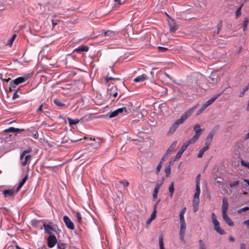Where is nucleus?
<instances>
[{
    "instance_id": "21",
    "label": "nucleus",
    "mask_w": 249,
    "mask_h": 249,
    "mask_svg": "<svg viewBox=\"0 0 249 249\" xmlns=\"http://www.w3.org/2000/svg\"><path fill=\"white\" fill-rule=\"evenodd\" d=\"M24 129H20L18 128H16L13 127H11L8 129H6L4 130L5 132H20L23 131Z\"/></svg>"
},
{
    "instance_id": "26",
    "label": "nucleus",
    "mask_w": 249,
    "mask_h": 249,
    "mask_svg": "<svg viewBox=\"0 0 249 249\" xmlns=\"http://www.w3.org/2000/svg\"><path fill=\"white\" fill-rule=\"evenodd\" d=\"M168 189H169V193H170V196L171 197H172L174 193V191H175L174 184L173 182H172L170 184V185L169 186Z\"/></svg>"
},
{
    "instance_id": "24",
    "label": "nucleus",
    "mask_w": 249,
    "mask_h": 249,
    "mask_svg": "<svg viewBox=\"0 0 249 249\" xmlns=\"http://www.w3.org/2000/svg\"><path fill=\"white\" fill-rule=\"evenodd\" d=\"M169 27H170V31L171 33H174L178 29V26L177 25L173 23L172 24L171 23H169Z\"/></svg>"
},
{
    "instance_id": "7",
    "label": "nucleus",
    "mask_w": 249,
    "mask_h": 249,
    "mask_svg": "<svg viewBox=\"0 0 249 249\" xmlns=\"http://www.w3.org/2000/svg\"><path fill=\"white\" fill-rule=\"evenodd\" d=\"M229 208V203L227 198L224 197L222 204V213H227Z\"/></svg>"
},
{
    "instance_id": "16",
    "label": "nucleus",
    "mask_w": 249,
    "mask_h": 249,
    "mask_svg": "<svg viewBox=\"0 0 249 249\" xmlns=\"http://www.w3.org/2000/svg\"><path fill=\"white\" fill-rule=\"evenodd\" d=\"M200 136L198 135L197 134H195L192 139H191L189 141L185 142L186 143L188 144V145H189L191 144H193L195 143L197 140L199 139Z\"/></svg>"
},
{
    "instance_id": "5",
    "label": "nucleus",
    "mask_w": 249,
    "mask_h": 249,
    "mask_svg": "<svg viewBox=\"0 0 249 249\" xmlns=\"http://www.w3.org/2000/svg\"><path fill=\"white\" fill-rule=\"evenodd\" d=\"M63 221L66 226L68 229L71 230L74 229V226L73 223L68 216L65 215L63 217Z\"/></svg>"
},
{
    "instance_id": "49",
    "label": "nucleus",
    "mask_w": 249,
    "mask_h": 249,
    "mask_svg": "<svg viewBox=\"0 0 249 249\" xmlns=\"http://www.w3.org/2000/svg\"><path fill=\"white\" fill-rule=\"evenodd\" d=\"M249 210V207H246L241 209H240L238 210V213H241L243 212L247 211Z\"/></svg>"
},
{
    "instance_id": "18",
    "label": "nucleus",
    "mask_w": 249,
    "mask_h": 249,
    "mask_svg": "<svg viewBox=\"0 0 249 249\" xmlns=\"http://www.w3.org/2000/svg\"><path fill=\"white\" fill-rule=\"evenodd\" d=\"M178 128V127L173 123L169 128L167 133L168 135H170L174 133Z\"/></svg>"
},
{
    "instance_id": "4",
    "label": "nucleus",
    "mask_w": 249,
    "mask_h": 249,
    "mask_svg": "<svg viewBox=\"0 0 249 249\" xmlns=\"http://www.w3.org/2000/svg\"><path fill=\"white\" fill-rule=\"evenodd\" d=\"M48 246L49 248H53L57 243L56 237L53 235H50L47 239Z\"/></svg>"
},
{
    "instance_id": "57",
    "label": "nucleus",
    "mask_w": 249,
    "mask_h": 249,
    "mask_svg": "<svg viewBox=\"0 0 249 249\" xmlns=\"http://www.w3.org/2000/svg\"><path fill=\"white\" fill-rule=\"evenodd\" d=\"M32 149L31 147H29L27 150L23 151V152L25 154L29 153L32 151Z\"/></svg>"
},
{
    "instance_id": "50",
    "label": "nucleus",
    "mask_w": 249,
    "mask_h": 249,
    "mask_svg": "<svg viewBox=\"0 0 249 249\" xmlns=\"http://www.w3.org/2000/svg\"><path fill=\"white\" fill-rule=\"evenodd\" d=\"M116 111L118 112V114L123 112L124 111L126 112V108L124 107L122 108H119L116 109Z\"/></svg>"
},
{
    "instance_id": "60",
    "label": "nucleus",
    "mask_w": 249,
    "mask_h": 249,
    "mask_svg": "<svg viewBox=\"0 0 249 249\" xmlns=\"http://www.w3.org/2000/svg\"><path fill=\"white\" fill-rule=\"evenodd\" d=\"M186 212V207H184L182 210L181 211V212H180L179 213L180 214H184Z\"/></svg>"
},
{
    "instance_id": "45",
    "label": "nucleus",
    "mask_w": 249,
    "mask_h": 249,
    "mask_svg": "<svg viewBox=\"0 0 249 249\" xmlns=\"http://www.w3.org/2000/svg\"><path fill=\"white\" fill-rule=\"evenodd\" d=\"M226 190L228 194H231L234 191V188H230L229 186H227Z\"/></svg>"
},
{
    "instance_id": "8",
    "label": "nucleus",
    "mask_w": 249,
    "mask_h": 249,
    "mask_svg": "<svg viewBox=\"0 0 249 249\" xmlns=\"http://www.w3.org/2000/svg\"><path fill=\"white\" fill-rule=\"evenodd\" d=\"M163 184V182H161L160 183H158L156 184L153 192V199L156 200L158 198V194L159 193V190L161 186Z\"/></svg>"
},
{
    "instance_id": "43",
    "label": "nucleus",
    "mask_w": 249,
    "mask_h": 249,
    "mask_svg": "<svg viewBox=\"0 0 249 249\" xmlns=\"http://www.w3.org/2000/svg\"><path fill=\"white\" fill-rule=\"evenodd\" d=\"M16 37V34L13 35L11 39L8 41V44L10 46H12L13 42L14 40H15Z\"/></svg>"
},
{
    "instance_id": "48",
    "label": "nucleus",
    "mask_w": 249,
    "mask_h": 249,
    "mask_svg": "<svg viewBox=\"0 0 249 249\" xmlns=\"http://www.w3.org/2000/svg\"><path fill=\"white\" fill-rule=\"evenodd\" d=\"M162 165V161H160L157 167V174H159V173L160 172V169L161 168Z\"/></svg>"
},
{
    "instance_id": "52",
    "label": "nucleus",
    "mask_w": 249,
    "mask_h": 249,
    "mask_svg": "<svg viewBox=\"0 0 249 249\" xmlns=\"http://www.w3.org/2000/svg\"><path fill=\"white\" fill-rule=\"evenodd\" d=\"M121 183L122 184L124 187H128L129 184V182L126 180L122 181L121 182Z\"/></svg>"
},
{
    "instance_id": "59",
    "label": "nucleus",
    "mask_w": 249,
    "mask_h": 249,
    "mask_svg": "<svg viewBox=\"0 0 249 249\" xmlns=\"http://www.w3.org/2000/svg\"><path fill=\"white\" fill-rule=\"evenodd\" d=\"M186 212V207H184L182 210L181 211V212H180L179 213L180 214H184Z\"/></svg>"
},
{
    "instance_id": "9",
    "label": "nucleus",
    "mask_w": 249,
    "mask_h": 249,
    "mask_svg": "<svg viewBox=\"0 0 249 249\" xmlns=\"http://www.w3.org/2000/svg\"><path fill=\"white\" fill-rule=\"evenodd\" d=\"M223 92L217 94V95H214L213 97H212L210 99L208 100L204 105H205L206 107H207L208 106L212 104L214 101L219 97L220 96Z\"/></svg>"
},
{
    "instance_id": "15",
    "label": "nucleus",
    "mask_w": 249,
    "mask_h": 249,
    "mask_svg": "<svg viewBox=\"0 0 249 249\" xmlns=\"http://www.w3.org/2000/svg\"><path fill=\"white\" fill-rule=\"evenodd\" d=\"M16 192H17L14 189L6 190L3 192V194L5 197H9L12 196Z\"/></svg>"
},
{
    "instance_id": "6",
    "label": "nucleus",
    "mask_w": 249,
    "mask_h": 249,
    "mask_svg": "<svg viewBox=\"0 0 249 249\" xmlns=\"http://www.w3.org/2000/svg\"><path fill=\"white\" fill-rule=\"evenodd\" d=\"M188 144L184 142L182 146L181 149L179 150V151L177 153L176 155L175 160H178L182 156L183 152L186 150L188 146Z\"/></svg>"
},
{
    "instance_id": "58",
    "label": "nucleus",
    "mask_w": 249,
    "mask_h": 249,
    "mask_svg": "<svg viewBox=\"0 0 249 249\" xmlns=\"http://www.w3.org/2000/svg\"><path fill=\"white\" fill-rule=\"evenodd\" d=\"M158 49L161 52H165V51H166L167 50V49L166 48L160 47V46L158 47Z\"/></svg>"
},
{
    "instance_id": "22",
    "label": "nucleus",
    "mask_w": 249,
    "mask_h": 249,
    "mask_svg": "<svg viewBox=\"0 0 249 249\" xmlns=\"http://www.w3.org/2000/svg\"><path fill=\"white\" fill-rule=\"evenodd\" d=\"M68 121L69 125L71 126L76 124L79 122V120L78 119H72L69 117L68 118Z\"/></svg>"
},
{
    "instance_id": "23",
    "label": "nucleus",
    "mask_w": 249,
    "mask_h": 249,
    "mask_svg": "<svg viewBox=\"0 0 249 249\" xmlns=\"http://www.w3.org/2000/svg\"><path fill=\"white\" fill-rule=\"evenodd\" d=\"M199 204V200L193 199V211L194 212H196L198 210V206Z\"/></svg>"
},
{
    "instance_id": "25",
    "label": "nucleus",
    "mask_w": 249,
    "mask_h": 249,
    "mask_svg": "<svg viewBox=\"0 0 249 249\" xmlns=\"http://www.w3.org/2000/svg\"><path fill=\"white\" fill-rule=\"evenodd\" d=\"M89 47L86 46H81L74 50L76 52H88Z\"/></svg>"
},
{
    "instance_id": "1",
    "label": "nucleus",
    "mask_w": 249,
    "mask_h": 249,
    "mask_svg": "<svg viewBox=\"0 0 249 249\" xmlns=\"http://www.w3.org/2000/svg\"><path fill=\"white\" fill-rule=\"evenodd\" d=\"M199 104H196L193 107L188 109L183 114L179 119L176 120L174 124L178 127L179 125L183 124L184 121L190 117L194 110L198 107Z\"/></svg>"
},
{
    "instance_id": "31",
    "label": "nucleus",
    "mask_w": 249,
    "mask_h": 249,
    "mask_svg": "<svg viewBox=\"0 0 249 249\" xmlns=\"http://www.w3.org/2000/svg\"><path fill=\"white\" fill-rule=\"evenodd\" d=\"M159 246L160 249H165L164 247L163 238L162 235H160L159 237Z\"/></svg>"
},
{
    "instance_id": "19",
    "label": "nucleus",
    "mask_w": 249,
    "mask_h": 249,
    "mask_svg": "<svg viewBox=\"0 0 249 249\" xmlns=\"http://www.w3.org/2000/svg\"><path fill=\"white\" fill-rule=\"evenodd\" d=\"M202 130L199 124H196L194 126V131L195 133V134H197L198 135L200 136Z\"/></svg>"
},
{
    "instance_id": "27",
    "label": "nucleus",
    "mask_w": 249,
    "mask_h": 249,
    "mask_svg": "<svg viewBox=\"0 0 249 249\" xmlns=\"http://www.w3.org/2000/svg\"><path fill=\"white\" fill-rule=\"evenodd\" d=\"M31 159V156L30 155H26L25 160L21 163L22 166H25L27 164L30 162Z\"/></svg>"
},
{
    "instance_id": "46",
    "label": "nucleus",
    "mask_w": 249,
    "mask_h": 249,
    "mask_svg": "<svg viewBox=\"0 0 249 249\" xmlns=\"http://www.w3.org/2000/svg\"><path fill=\"white\" fill-rule=\"evenodd\" d=\"M118 114V112L116 111V110H115L110 113V114L109 115V118H111L115 117L117 116Z\"/></svg>"
},
{
    "instance_id": "17",
    "label": "nucleus",
    "mask_w": 249,
    "mask_h": 249,
    "mask_svg": "<svg viewBox=\"0 0 249 249\" xmlns=\"http://www.w3.org/2000/svg\"><path fill=\"white\" fill-rule=\"evenodd\" d=\"M209 148V146L205 145V146L204 147H203L202 148H201L199 151V153L197 155V157L198 158H201L202 157L204 153L205 152H206L207 150H208Z\"/></svg>"
},
{
    "instance_id": "14",
    "label": "nucleus",
    "mask_w": 249,
    "mask_h": 249,
    "mask_svg": "<svg viewBox=\"0 0 249 249\" xmlns=\"http://www.w3.org/2000/svg\"><path fill=\"white\" fill-rule=\"evenodd\" d=\"M214 135V133L213 132L209 133L206 140L205 145L208 146H210Z\"/></svg>"
},
{
    "instance_id": "56",
    "label": "nucleus",
    "mask_w": 249,
    "mask_h": 249,
    "mask_svg": "<svg viewBox=\"0 0 249 249\" xmlns=\"http://www.w3.org/2000/svg\"><path fill=\"white\" fill-rule=\"evenodd\" d=\"M18 96H18V91H16L14 93V94H13V97H12V98H13V99H14H14H16V98H17L18 97Z\"/></svg>"
},
{
    "instance_id": "61",
    "label": "nucleus",
    "mask_w": 249,
    "mask_h": 249,
    "mask_svg": "<svg viewBox=\"0 0 249 249\" xmlns=\"http://www.w3.org/2000/svg\"><path fill=\"white\" fill-rule=\"evenodd\" d=\"M240 249H246V247L245 244L242 243L240 244Z\"/></svg>"
},
{
    "instance_id": "40",
    "label": "nucleus",
    "mask_w": 249,
    "mask_h": 249,
    "mask_svg": "<svg viewBox=\"0 0 249 249\" xmlns=\"http://www.w3.org/2000/svg\"><path fill=\"white\" fill-rule=\"evenodd\" d=\"M206 107L204 105H203L197 111V113H196V115L198 116L199 115V114H200L206 108Z\"/></svg>"
},
{
    "instance_id": "53",
    "label": "nucleus",
    "mask_w": 249,
    "mask_h": 249,
    "mask_svg": "<svg viewBox=\"0 0 249 249\" xmlns=\"http://www.w3.org/2000/svg\"><path fill=\"white\" fill-rule=\"evenodd\" d=\"M83 139H84V140H89L90 141L94 140V139H92V138L89 139V138H87L86 137H84L83 138H81V139H78V140H75V141H72V142H78L79 141H81Z\"/></svg>"
},
{
    "instance_id": "64",
    "label": "nucleus",
    "mask_w": 249,
    "mask_h": 249,
    "mask_svg": "<svg viewBox=\"0 0 249 249\" xmlns=\"http://www.w3.org/2000/svg\"><path fill=\"white\" fill-rule=\"evenodd\" d=\"M249 139V132L246 135L245 137V140H248Z\"/></svg>"
},
{
    "instance_id": "10",
    "label": "nucleus",
    "mask_w": 249,
    "mask_h": 249,
    "mask_svg": "<svg viewBox=\"0 0 249 249\" xmlns=\"http://www.w3.org/2000/svg\"><path fill=\"white\" fill-rule=\"evenodd\" d=\"M27 79L28 78L27 77H19L13 80L11 83H13L15 86H17L25 82Z\"/></svg>"
},
{
    "instance_id": "2",
    "label": "nucleus",
    "mask_w": 249,
    "mask_h": 249,
    "mask_svg": "<svg viewBox=\"0 0 249 249\" xmlns=\"http://www.w3.org/2000/svg\"><path fill=\"white\" fill-rule=\"evenodd\" d=\"M212 223L214 226V230L216 231L218 233L223 235L225 233V231L223 229H222L220 227V223L219 221L216 219V216L214 213L212 214Z\"/></svg>"
},
{
    "instance_id": "20",
    "label": "nucleus",
    "mask_w": 249,
    "mask_h": 249,
    "mask_svg": "<svg viewBox=\"0 0 249 249\" xmlns=\"http://www.w3.org/2000/svg\"><path fill=\"white\" fill-rule=\"evenodd\" d=\"M45 232L46 233H48L49 234L52 233V231H53V228L51 226L49 225H47L45 223L43 224Z\"/></svg>"
},
{
    "instance_id": "39",
    "label": "nucleus",
    "mask_w": 249,
    "mask_h": 249,
    "mask_svg": "<svg viewBox=\"0 0 249 249\" xmlns=\"http://www.w3.org/2000/svg\"><path fill=\"white\" fill-rule=\"evenodd\" d=\"M76 218L77 222L79 223H81L82 222V217L80 213L76 212Z\"/></svg>"
},
{
    "instance_id": "47",
    "label": "nucleus",
    "mask_w": 249,
    "mask_h": 249,
    "mask_svg": "<svg viewBox=\"0 0 249 249\" xmlns=\"http://www.w3.org/2000/svg\"><path fill=\"white\" fill-rule=\"evenodd\" d=\"M241 164L242 165L249 168V162L242 160L241 161Z\"/></svg>"
},
{
    "instance_id": "51",
    "label": "nucleus",
    "mask_w": 249,
    "mask_h": 249,
    "mask_svg": "<svg viewBox=\"0 0 249 249\" xmlns=\"http://www.w3.org/2000/svg\"><path fill=\"white\" fill-rule=\"evenodd\" d=\"M248 23V20H245L244 21V22L243 23V27L244 31H245L246 30V29L247 28Z\"/></svg>"
},
{
    "instance_id": "37",
    "label": "nucleus",
    "mask_w": 249,
    "mask_h": 249,
    "mask_svg": "<svg viewBox=\"0 0 249 249\" xmlns=\"http://www.w3.org/2000/svg\"><path fill=\"white\" fill-rule=\"evenodd\" d=\"M184 215V214H179V224H186Z\"/></svg>"
},
{
    "instance_id": "13",
    "label": "nucleus",
    "mask_w": 249,
    "mask_h": 249,
    "mask_svg": "<svg viewBox=\"0 0 249 249\" xmlns=\"http://www.w3.org/2000/svg\"><path fill=\"white\" fill-rule=\"evenodd\" d=\"M147 79V76L145 74L139 75L134 79V81L136 83L142 82Z\"/></svg>"
},
{
    "instance_id": "41",
    "label": "nucleus",
    "mask_w": 249,
    "mask_h": 249,
    "mask_svg": "<svg viewBox=\"0 0 249 249\" xmlns=\"http://www.w3.org/2000/svg\"><path fill=\"white\" fill-rule=\"evenodd\" d=\"M41 223V221H38V220H33L32 221V225L36 227H37L39 226V224Z\"/></svg>"
},
{
    "instance_id": "3",
    "label": "nucleus",
    "mask_w": 249,
    "mask_h": 249,
    "mask_svg": "<svg viewBox=\"0 0 249 249\" xmlns=\"http://www.w3.org/2000/svg\"><path fill=\"white\" fill-rule=\"evenodd\" d=\"M186 229V224H179V235L181 241H184V237Z\"/></svg>"
},
{
    "instance_id": "62",
    "label": "nucleus",
    "mask_w": 249,
    "mask_h": 249,
    "mask_svg": "<svg viewBox=\"0 0 249 249\" xmlns=\"http://www.w3.org/2000/svg\"><path fill=\"white\" fill-rule=\"evenodd\" d=\"M243 223L244 225L249 226V219L244 221Z\"/></svg>"
},
{
    "instance_id": "11",
    "label": "nucleus",
    "mask_w": 249,
    "mask_h": 249,
    "mask_svg": "<svg viewBox=\"0 0 249 249\" xmlns=\"http://www.w3.org/2000/svg\"><path fill=\"white\" fill-rule=\"evenodd\" d=\"M177 144V141L174 142L169 147L168 149L167 150L165 156H168V155L171 154L175 149L176 147Z\"/></svg>"
},
{
    "instance_id": "28",
    "label": "nucleus",
    "mask_w": 249,
    "mask_h": 249,
    "mask_svg": "<svg viewBox=\"0 0 249 249\" xmlns=\"http://www.w3.org/2000/svg\"><path fill=\"white\" fill-rule=\"evenodd\" d=\"M249 89V84H248L247 86H246L244 88L242 89L241 90L240 93H239V97H243L246 92Z\"/></svg>"
},
{
    "instance_id": "42",
    "label": "nucleus",
    "mask_w": 249,
    "mask_h": 249,
    "mask_svg": "<svg viewBox=\"0 0 249 249\" xmlns=\"http://www.w3.org/2000/svg\"><path fill=\"white\" fill-rule=\"evenodd\" d=\"M200 194V192H196V193L194 196V200H199V195Z\"/></svg>"
},
{
    "instance_id": "12",
    "label": "nucleus",
    "mask_w": 249,
    "mask_h": 249,
    "mask_svg": "<svg viewBox=\"0 0 249 249\" xmlns=\"http://www.w3.org/2000/svg\"><path fill=\"white\" fill-rule=\"evenodd\" d=\"M222 217L225 222L227 223L230 226H233L234 225L233 222L232 220L228 217L227 213L222 214Z\"/></svg>"
},
{
    "instance_id": "54",
    "label": "nucleus",
    "mask_w": 249,
    "mask_h": 249,
    "mask_svg": "<svg viewBox=\"0 0 249 249\" xmlns=\"http://www.w3.org/2000/svg\"><path fill=\"white\" fill-rule=\"evenodd\" d=\"M156 210H155L153 212V213L151 214L150 218L152 220H154L156 218Z\"/></svg>"
},
{
    "instance_id": "30",
    "label": "nucleus",
    "mask_w": 249,
    "mask_h": 249,
    "mask_svg": "<svg viewBox=\"0 0 249 249\" xmlns=\"http://www.w3.org/2000/svg\"><path fill=\"white\" fill-rule=\"evenodd\" d=\"M209 81L210 83H213V84H215L216 83V82H217L216 76L214 73H213V74L212 73L211 74V76L210 77Z\"/></svg>"
},
{
    "instance_id": "34",
    "label": "nucleus",
    "mask_w": 249,
    "mask_h": 249,
    "mask_svg": "<svg viewBox=\"0 0 249 249\" xmlns=\"http://www.w3.org/2000/svg\"><path fill=\"white\" fill-rule=\"evenodd\" d=\"M239 184V181L238 180L234 182H232L229 184V186L230 188H234L235 191H236V188L235 187L238 186Z\"/></svg>"
},
{
    "instance_id": "32",
    "label": "nucleus",
    "mask_w": 249,
    "mask_h": 249,
    "mask_svg": "<svg viewBox=\"0 0 249 249\" xmlns=\"http://www.w3.org/2000/svg\"><path fill=\"white\" fill-rule=\"evenodd\" d=\"M115 35V32L111 30H108L105 32V36H113Z\"/></svg>"
},
{
    "instance_id": "35",
    "label": "nucleus",
    "mask_w": 249,
    "mask_h": 249,
    "mask_svg": "<svg viewBox=\"0 0 249 249\" xmlns=\"http://www.w3.org/2000/svg\"><path fill=\"white\" fill-rule=\"evenodd\" d=\"M54 103L58 107H63L65 105L64 104L62 103L58 99H55L54 100Z\"/></svg>"
},
{
    "instance_id": "36",
    "label": "nucleus",
    "mask_w": 249,
    "mask_h": 249,
    "mask_svg": "<svg viewBox=\"0 0 249 249\" xmlns=\"http://www.w3.org/2000/svg\"><path fill=\"white\" fill-rule=\"evenodd\" d=\"M165 173L166 177H168L171 174V168L170 165L166 166L165 169Z\"/></svg>"
},
{
    "instance_id": "33",
    "label": "nucleus",
    "mask_w": 249,
    "mask_h": 249,
    "mask_svg": "<svg viewBox=\"0 0 249 249\" xmlns=\"http://www.w3.org/2000/svg\"><path fill=\"white\" fill-rule=\"evenodd\" d=\"M243 6V4H242L236 11L235 15L236 18H238L241 15V9Z\"/></svg>"
},
{
    "instance_id": "29",
    "label": "nucleus",
    "mask_w": 249,
    "mask_h": 249,
    "mask_svg": "<svg viewBox=\"0 0 249 249\" xmlns=\"http://www.w3.org/2000/svg\"><path fill=\"white\" fill-rule=\"evenodd\" d=\"M27 180V177H24L21 181L19 182L16 192H18L24 185Z\"/></svg>"
},
{
    "instance_id": "63",
    "label": "nucleus",
    "mask_w": 249,
    "mask_h": 249,
    "mask_svg": "<svg viewBox=\"0 0 249 249\" xmlns=\"http://www.w3.org/2000/svg\"><path fill=\"white\" fill-rule=\"evenodd\" d=\"M25 155H26V154L25 153H24L23 152H22V153H21L20 157V160H22Z\"/></svg>"
},
{
    "instance_id": "44",
    "label": "nucleus",
    "mask_w": 249,
    "mask_h": 249,
    "mask_svg": "<svg viewBox=\"0 0 249 249\" xmlns=\"http://www.w3.org/2000/svg\"><path fill=\"white\" fill-rule=\"evenodd\" d=\"M196 191L197 192H200V181L199 179H197Z\"/></svg>"
},
{
    "instance_id": "38",
    "label": "nucleus",
    "mask_w": 249,
    "mask_h": 249,
    "mask_svg": "<svg viewBox=\"0 0 249 249\" xmlns=\"http://www.w3.org/2000/svg\"><path fill=\"white\" fill-rule=\"evenodd\" d=\"M198 243L200 249H206L205 245L202 240H200L198 242Z\"/></svg>"
},
{
    "instance_id": "55",
    "label": "nucleus",
    "mask_w": 249,
    "mask_h": 249,
    "mask_svg": "<svg viewBox=\"0 0 249 249\" xmlns=\"http://www.w3.org/2000/svg\"><path fill=\"white\" fill-rule=\"evenodd\" d=\"M57 247L58 249H66L64 244H58Z\"/></svg>"
}]
</instances>
